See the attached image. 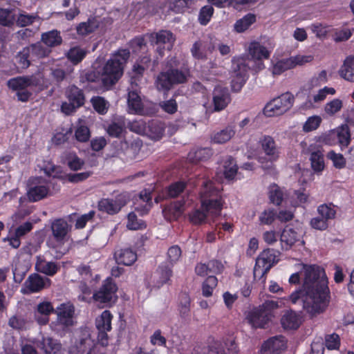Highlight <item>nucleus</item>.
Wrapping results in <instances>:
<instances>
[{
    "label": "nucleus",
    "mask_w": 354,
    "mask_h": 354,
    "mask_svg": "<svg viewBox=\"0 0 354 354\" xmlns=\"http://www.w3.org/2000/svg\"><path fill=\"white\" fill-rule=\"evenodd\" d=\"M303 289L290 295L292 304L301 301L303 308L310 315L323 313L330 301V290L324 270L316 265L304 266Z\"/></svg>",
    "instance_id": "1"
},
{
    "label": "nucleus",
    "mask_w": 354,
    "mask_h": 354,
    "mask_svg": "<svg viewBox=\"0 0 354 354\" xmlns=\"http://www.w3.org/2000/svg\"><path fill=\"white\" fill-rule=\"evenodd\" d=\"M201 209H196L189 214L190 221L200 225L207 221L209 216L215 218L221 214L223 207L218 190L213 187L212 181L203 182L201 192Z\"/></svg>",
    "instance_id": "2"
},
{
    "label": "nucleus",
    "mask_w": 354,
    "mask_h": 354,
    "mask_svg": "<svg viewBox=\"0 0 354 354\" xmlns=\"http://www.w3.org/2000/svg\"><path fill=\"white\" fill-rule=\"evenodd\" d=\"M180 61L176 56L168 57L162 64V70L154 77L158 91L167 94L175 86L187 82L188 72L179 68Z\"/></svg>",
    "instance_id": "3"
},
{
    "label": "nucleus",
    "mask_w": 354,
    "mask_h": 354,
    "mask_svg": "<svg viewBox=\"0 0 354 354\" xmlns=\"http://www.w3.org/2000/svg\"><path fill=\"white\" fill-rule=\"evenodd\" d=\"M56 314L57 319L51 324V327L57 333L64 334L66 330V303H62L59 306L54 308L52 303L48 301L39 302L34 308L33 316L35 321L39 326H46L49 323L50 315Z\"/></svg>",
    "instance_id": "4"
},
{
    "label": "nucleus",
    "mask_w": 354,
    "mask_h": 354,
    "mask_svg": "<svg viewBox=\"0 0 354 354\" xmlns=\"http://www.w3.org/2000/svg\"><path fill=\"white\" fill-rule=\"evenodd\" d=\"M129 57L128 49H119L113 54L100 71V80L104 87L109 89L118 82Z\"/></svg>",
    "instance_id": "5"
},
{
    "label": "nucleus",
    "mask_w": 354,
    "mask_h": 354,
    "mask_svg": "<svg viewBox=\"0 0 354 354\" xmlns=\"http://www.w3.org/2000/svg\"><path fill=\"white\" fill-rule=\"evenodd\" d=\"M277 262V255L272 249L264 250L257 258L253 270L254 280L266 281V275Z\"/></svg>",
    "instance_id": "6"
},
{
    "label": "nucleus",
    "mask_w": 354,
    "mask_h": 354,
    "mask_svg": "<svg viewBox=\"0 0 354 354\" xmlns=\"http://www.w3.org/2000/svg\"><path fill=\"white\" fill-rule=\"evenodd\" d=\"M295 97L291 93L286 92L274 98L264 108V113L268 117L280 115L291 109Z\"/></svg>",
    "instance_id": "7"
},
{
    "label": "nucleus",
    "mask_w": 354,
    "mask_h": 354,
    "mask_svg": "<svg viewBox=\"0 0 354 354\" xmlns=\"http://www.w3.org/2000/svg\"><path fill=\"white\" fill-rule=\"evenodd\" d=\"M54 185L50 179L42 177H34L28 180L29 189L27 192L28 198L31 202H37L46 198L51 186Z\"/></svg>",
    "instance_id": "8"
},
{
    "label": "nucleus",
    "mask_w": 354,
    "mask_h": 354,
    "mask_svg": "<svg viewBox=\"0 0 354 354\" xmlns=\"http://www.w3.org/2000/svg\"><path fill=\"white\" fill-rule=\"evenodd\" d=\"M149 38L151 44L157 46L156 51L160 57H163L165 48L171 50L176 40L175 36L171 31L165 30L151 33Z\"/></svg>",
    "instance_id": "9"
},
{
    "label": "nucleus",
    "mask_w": 354,
    "mask_h": 354,
    "mask_svg": "<svg viewBox=\"0 0 354 354\" xmlns=\"http://www.w3.org/2000/svg\"><path fill=\"white\" fill-rule=\"evenodd\" d=\"M117 286L111 278H107L98 291L93 294V299L102 304L114 303L117 299L115 295Z\"/></svg>",
    "instance_id": "10"
},
{
    "label": "nucleus",
    "mask_w": 354,
    "mask_h": 354,
    "mask_svg": "<svg viewBox=\"0 0 354 354\" xmlns=\"http://www.w3.org/2000/svg\"><path fill=\"white\" fill-rule=\"evenodd\" d=\"M250 67L243 58H238L232 62V87L234 91H239L244 84Z\"/></svg>",
    "instance_id": "11"
},
{
    "label": "nucleus",
    "mask_w": 354,
    "mask_h": 354,
    "mask_svg": "<svg viewBox=\"0 0 354 354\" xmlns=\"http://www.w3.org/2000/svg\"><path fill=\"white\" fill-rule=\"evenodd\" d=\"M311 56L296 55L278 61L272 67L274 75H281L284 71L293 68L297 66H301L312 61Z\"/></svg>",
    "instance_id": "12"
},
{
    "label": "nucleus",
    "mask_w": 354,
    "mask_h": 354,
    "mask_svg": "<svg viewBox=\"0 0 354 354\" xmlns=\"http://www.w3.org/2000/svg\"><path fill=\"white\" fill-rule=\"evenodd\" d=\"M90 333L86 328H79L73 332L71 354H83L87 348Z\"/></svg>",
    "instance_id": "13"
},
{
    "label": "nucleus",
    "mask_w": 354,
    "mask_h": 354,
    "mask_svg": "<svg viewBox=\"0 0 354 354\" xmlns=\"http://www.w3.org/2000/svg\"><path fill=\"white\" fill-rule=\"evenodd\" d=\"M287 348V339L282 335L274 336L263 342L261 354H281Z\"/></svg>",
    "instance_id": "14"
},
{
    "label": "nucleus",
    "mask_w": 354,
    "mask_h": 354,
    "mask_svg": "<svg viewBox=\"0 0 354 354\" xmlns=\"http://www.w3.org/2000/svg\"><path fill=\"white\" fill-rule=\"evenodd\" d=\"M41 80L35 75L19 76L10 79L8 86L12 91H18L27 89L28 87L38 86Z\"/></svg>",
    "instance_id": "15"
},
{
    "label": "nucleus",
    "mask_w": 354,
    "mask_h": 354,
    "mask_svg": "<svg viewBox=\"0 0 354 354\" xmlns=\"http://www.w3.org/2000/svg\"><path fill=\"white\" fill-rule=\"evenodd\" d=\"M231 101L230 92L227 88L216 86L213 92L214 109L220 111L225 109Z\"/></svg>",
    "instance_id": "16"
},
{
    "label": "nucleus",
    "mask_w": 354,
    "mask_h": 354,
    "mask_svg": "<svg viewBox=\"0 0 354 354\" xmlns=\"http://www.w3.org/2000/svg\"><path fill=\"white\" fill-rule=\"evenodd\" d=\"M261 149L270 160H277L279 157V150L274 138L270 136H262L259 141Z\"/></svg>",
    "instance_id": "17"
},
{
    "label": "nucleus",
    "mask_w": 354,
    "mask_h": 354,
    "mask_svg": "<svg viewBox=\"0 0 354 354\" xmlns=\"http://www.w3.org/2000/svg\"><path fill=\"white\" fill-rule=\"evenodd\" d=\"M125 204V201L121 198H116L115 200L103 198L98 203V209L109 214H115L119 212Z\"/></svg>",
    "instance_id": "18"
},
{
    "label": "nucleus",
    "mask_w": 354,
    "mask_h": 354,
    "mask_svg": "<svg viewBox=\"0 0 354 354\" xmlns=\"http://www.w3.org/2000/svg\"><path fill=\"white\" fill-rule=\"evenodd\" d=\"M171 275V268L166 264H162L158 266L156 271L152 274L151 281L153 286L159 288L169 281Z\"/></svg>",
    "instance_id": "19"
},
{
    "label": "nucleus",
    "mask_w": 354,
    "mask_h": 354,
    "mask_svg": "<svg viewBox=\"0 0 354 354\" xmlns=\"http://www.w3.org/2000/svg\"><path fill=\"white\" fill-rule=\"evenodd\" d=\"M248 322L253 328H266L268 322L270 320L267 313L262 311L259 308L254 309L247 317Z\"/></svg>",
    "instance_id": "20"
},
{
    "label": "nucleus",
    "mask_w": 354,
    "mask_h": 354,
    "mask_svg": "<svg viewBox=\"0 0 354 354\" xmlns=\"http://www.w3.org/2000/svg\"><path fill=\"white\" fill-rule=\"evenodd\" d=\"M32 62L34 60L28 46L23 48L14 57V64L19 71L27 69Z\"/></svg>",
    "instance_id": "21"
},
{
    "label": "nucleus",
    "mask_w": 354,
    "mask_h": 354,
    "mask_svg": "<svg viewBox=\"0 0 354 354\" xmlns=\"http://www.w3.org/2000/svg\"><path fill=\"white\" fill-rule=\"evenodd\" d=\"M68 114H69L70 112H73L84 104V97L83 93L78 88L73 86L68 95Z\"/></svg>",
    "instance_id": "22"
},
{
    "label": "nucleus",
    "mask_w": 354,
    "mask_h": 354,
    "mask_svg": "<svg viewBox=\"0 0 354 354\" xmlns=\"http://www.w3.org/2000/svg\"><path fill=\"white\" fill-rule=\"evenodd\" d=\"M46 282H50V280L38 274H32L28 277L25 283L29 292L35 293L42 290L46 287Z\"/></svg>",
    "instance_id": "23"
},
{
    "label": "nucleus",
    "mask_w": 354,
    "mask_h": 354,
    "mask_svg": "<svg viewBox=\"0 0 354 354\" xmlns=\"http://www.w3.org/2000/svg\"><path fill=\"white\" fill-rule=\"evenodd\" d=\"M126 129L125 118L123 116L115 117L107 126V133L113 138H120Z\"/></svg>",
    "instance_id": "24"
},
{
    "label": "nucleus",
    "mask_w": 354,
    "mask_h": 354,
    "mask_svg": "<svg viewBox=\"0 0 354 354\" xmlns=\"http://www.w3.org/2000/svg\"><path fill=\"white\" fill-rule=\"evenodd\" d=\"M165 133V124L159 120H152L147 122L146 136L154 140L162 138Z\"/></svg>",
    "instance_id": "25"
},
{
    "label": "nucleus",
    "mask_w": 354,
    "mask_h": 354,
    "mask_svg": "<svg viewBox=\"0 0 354 354\" xmlns=\"http://www.w3.org/2000/svg\"><path fill=\"white\" fill-rule=\"evenodd\" d=\"M301 323V317L293 310L286 311L281 319V324L284 329L295 330Z\"/></svg>",
    "instance_id": "26"
},
{
    "label": "nucleus",
    "mask_w": 354,
    "mask_h": 354,
    "mask_svg": "<svg viewBox=\"0 0 354 354\" xmlns=\"http://www.w3.org/2000/svg\"><path fill=\"white\" fill-rule=\"evenodd\" d=\"M114 258L118 264L131 266L136 261L137 254L131 249H120L115 252Z\"/></svg>",
    "instance_id": "27"
},
{
    "label": "nucleus",
    "mask_w": 354,
    "mask_h": 354,
    "mask_svg": "<svg viewBox=\"0 0 354 354\" xmlns=\"http://www.w3.org/2000/svg\"><path fill=\"white\" fill-rule=\"evenodd\" d=\"M185 204V201L184 199L174 202L164 208L163 213L165 216L169 217L170 220H176L183 213Z\"/></svg>",
    "instance_id": "28"
},
{
    "label": "nucleus",
    "mask_w": 354,
    "mask_h": 354,
    "mask_svg": "<svg viewBox=\"0 0 354 354\" xmlns=\"http://www.w3.org/2000/svg\"><path fill=\"white\" fill-rule=\"evenodd\" d=\"M311 147L312 146L309 148V150L310 151V161L311 168L315 172H320L325 167L324 154L319 149L312 151Z\"/></svg>",
    "instance_id": "29"
},
{
    "label": "nucleus",
    "mask_w": 354,
    "mask_h": 354,
    "mask_svg": "<svg viewBox=\"0 0 354 354\" xmlns=\"http://www.w3.org/2000/svg\"><path fill=\"white\" fill-rule=\"evenodd\" d=\"M41 41L48 47L51 48L60 45L62 38L58 30H53L41 35Z\"/></svg>",
    "instance_id": "30"
},
{
    "label": "nucleus",
    "mask_w": 354,
    "mask_h": 354,
    "mask_svg": "<svg viewBox=\"0 0 354 354\" xmlns=\"http://www.w3.org/2000/svg\"><path fill=\"white\" fill-rule=\"evenodd\" d=\"M339 73L344 80L354 82V57H348L345 59Z\"/></svg>",
    "instance_id": "31"
},
{
    "label": "nucleus",
    "mask_w": 354,
    "mask_h": 354,
    "mask_svg": "<svg viewBox=\"0 0 354 354\" xmlns=\"http://www.w3.org/2000/svg\"><path fill=\"white\" fill-rule=\"evenodd\" d=\"M35 269L39 272L44 273L46 275L53 276L57 273L58 267L54 262L47 261L45 259L39 258L35 264Z\"/></svg>",
    "instance_id": "32"
},
{
    "label": "nucleus",
    "mask_w": 354,
    "mask_h": 354,
    "mask_svg": "<svg viewBox=\"0 0 354 354\" xmlns=\"http://www.w3.org/2000/svg\"><path fill=\"white\" fill-rule=\"evenodd\" d=\"M30 51V54L34 62L48 57V55L51 53V50L49 47L44 46L42 43L37 42L36 44H33L28 46Z\"/></svg>",
    "instance_id": "33"
},
{
    "label": "nucleus",
    "mask_w": 354,
    "mask_h": 354,
    "mask_svg": "<svg viewBox=\"0 0 354 354\" xmlns=\"http://www.w3.org/2000/svg\"><path fill=\"white\" fill-rule=\"evenodd\" d=\"M335 130L337 144L342 148L347 147L351 142V133L348 124H342Z\"/></svg>",
    "instance_id": "34"
},
{
    "label": "nucleus",
    "mask_w": 354,
    "mask_h": 354,
    "mask_svg": "<svg viewBox=\"0 0 354 354\" xmlns=\"http://www.w3.org/2000/svg\"><path fill=\"white\" fill-rule=\"evenodd\" d=\"M249 53L253 59L258 61L262 59H268L269 57V51L266 47L261 45L259 42H252L249 47Z\"/></svg>",
    "instance_id": "35"
},
{
    "label": "nucleus",
    "mask_w": 354,
    "mask_h": 354,
    "mask_svg": "<svg viewBox=\"0 0 354 354\" xmlns=\"http://www.w3.org/2000/svg\"><path fill=\"white\" fill-rule=\"evenodd\" d=\"M127 103L131 113H140L143 111L141 98L136 91L129 92Z\"/></svg>",
    "instance_id": "36"
},
{
    "label": "nucleus",
    "mask_w": 354,
    "mask_h": 354,
    "mask_svg": "<svg viewBox=\"0 0 354 354\" xmlns=\"http://www.w3.org/2000/svg\"><path fill=\"white\" fill-rule=\"evenodd\" d=\"M212 154V150L210 148H200L189 152L188 154V158L191 162L196 163L198 161H205L208 160Z\"/></svg>",
    "instance_id": "37"
},
{
    "label": "nucleus",
    "mask_w": 354,
    "mask_h": 354,
    "mask_svg": "<svg viewBox=\"0 0 354 354\" xmlns=\"http://www.w3.org/2000/svg\"><path fill=\"white\" fill-rule=\"evenodd\" d=\"M87 54V50L80 46H74L68 50V61L73 65H77L80 63Z\"/></svg>",
    "instance_id": "38"
},
{
    "label": "nucleus",
    "mask_w": 354,
    "mask_h": 354,
    "mask_svg": "<svg viewBox=\"0 0 354 354\" xmlns=\"http://www.w3.org/2000/svg\"><path fill=\"white\" fill-rule=\"evenodd\" d=\"M234 134V128L232 126H227L225 129L215 133L212 140L216 143L223 144L229 141Z\"/></svg>",
    "instance_id": "39"
},
{
    "label": "nucleus",
    "mask_w": 354,
    "mask_h": 354,
    "mask_svg": "<svg viewBox=\"0 0 354 354\" xmlns=\"http://www.w3.org/2000/svg\"><path fill=\"white\" fill-rule=\"evenodd\" d=\"M51 229L56 241H61L66 236V221L57 219L52 223Z\"/></svg>",
    "instance_id": "40"
},
{
    "label": "nucleus",
    "mask_w": 354,
    "mask_h": 354,
    "mask_svg": "<svg viewBox=\"0 0 354 354\" xmlns=\"http://www.w3.org/2000/svg\"><path fill=\"white\" fill-rule=\"evenodd\" d=\"M62 345L51 337H43L41 342V348L46 354H55L60 351Z\"/></svg>",
    "instance_id": "41"
},
{
    "label": "nucleus",
    "mask_w": 354,
    "mask_h": 354,
    "mask_svg": "<svg viewBox=\"0 0 354 354\" xmlns=\"http://www.w3.org/2000/svg\"><path fill=\"white\" fill-rule=\"evenodd\" d=\"M280 240L282 244H285L286 249L288 250L299 241V236L293 229L286 228L283 230Z\"/></svg>",
    "instance_id": "42"
},
{
    "label": "nucleus",
    "mask_w": 354,
    "mask_h": 354,
    "mask_svg": "<svg viewBox=\"0 0 354 354\" xmlns=\"http://www.w3.org/2000/svg\"><path fill=\"white\" fill-rule=\"evenodd\" d=\"M112 315L109 310H104L96 318L95 326L98 330H111Z\"/></svg>",
    "instance_id": "43"
},
{
    "label": "nucleus",
    "mask_w": 354,
    "mask_h": 354,
    "mask_svg": "<svg viewBox=\"0 0 354 354\" xmlns=\"http://www.w3.org/2000/svg\"><path fill=\"white\" fill-rule=\"evenodd\" d=\"M238 167L236 161L232 156H228L223 163V174L225 178L232 180L237 174Z\"/></svg>",
    "instance_id": "44"
},
{
    "label": "nucleus",
    "mask_w": 354,
    "mask_h": 354,
    "mask_svg": "<svg viewBox=\"0 0 354 354\" xmlns=\"http://www.w3.org/2000/svg\"><path fill=\"white\" fill-rule=\"evenodd\" d=\"M180 303L178 306L180 316L185 319L190 313L191 299L187 292H181L179 297Z\"/></svg>",
    "instance_id": "45"
},
{
    "label": "nucleus",
    "mask_w": 354,
    "mask_h": 354,
    "mask_svg": "<svg viewBox=\"0 0 354 354\" xmlns=\"http://www.w3.org/2000/svg\"><path fill=\"white\" fill-rule=\"evenodd\" d=\"M93 109L99 114L104 115L107 113L109 103L101 96H94L91 100Z\"/></svg>",
    "instance_id": "46"
},
{
    "label": "nucleus",
    "mask_w": 354,
    "mask_h": 354,
    "mask_svg": "<svg viewBox=\"0 0 354 354\" xmlns=\"http://www.w3.org/2000/svg\"><path fill=\"white\" fill-rule=\"evenodd\" d=\"M97 27L98 24L95 20L88 19L87 22L80 23L76 30L78 35L84 36L93 32Z\"/></svg>",
    "instance_id": "47"
},
{
    "label": "nucleus",
    "mask_w": 354,
    "mask_h": 354,
    "mask_svg": "<svg viewBox=\"0 0 354 354\" xmlns=\"http://www.w3.org/2000/svg\"><path fill=\"white\" fill-rule=\"evenodd\" d=\"M255 19L256 17L254 15L249 14L238 20L234 25V28L238 32H243L255 21Z\"/></svg>",
    "instance_id": "48"
},
{
    "label": "nucleus",
    "mask_w": 354,
    "mask_h": 354,
    "mask_svg": "<svg viewBox=\"0 0 354 354\" xmlns=\"http://www.w3.org/2000/svg\"><path fill=\"white\" fill-rule=\"evenodd\" d=\"M186 183L182 181L171 184L167 189L166 196L169 198H176L185 189Z\"/></svg>",
    "instance_id": "49"
},
{
    "label": "nucleus",
    "mask_w": 354,
    "mask_h": 354,
    "mask_svg": "<svg viewBox=\"0 0 354 354\" xmlns=\"http://www.w3.org/2000/svg\"><path fill=\"white\" fill-rule=\"evenodd\" d=\"M218 280L214 276H209L202 286L203 295L209 297L212 295L214 288L217 286Z\"/></svg>",
    "instance_id": "50"
},
{
    "label": "nucleus",
    "mask_w": 354,
    "mask_h": 354,
    "mask_svg": "<svg viewBox=\"0 0 354 354\" xmlns=\"http://www.w3.org/2000/svg\"><path fill=\"white\" fill-rule=\"evenodd\" d=\"M269 198L273 204L279 205L283 201V193L279 187L277 185H273L270 187Z\"/></svg>",
    "instance_id": "51"
},
{
    "label": "nucleus",
    "mask_w": 354,
    "mask_h": 354,
    "mask_svg": "<svg viewBox=\"0 0 354 354\" xmlns=\"http://www.w3.org/2000/svg\"><path fill=\"white\" fill-rule=\"evenodd\" d=\"M214 13V8L212 6H205L201 8L199 15L198 21L201 24L206 25L210 20Z\"/></svg>",
    "instance_id": "52"
},
{
    "label": "nucleus",
    "mask_w": 354,
    "mask_h": 354,
    "mask_svg": "<svg viewBox=\"0 0 354 354\" xmlns=\"http://www.w3.org/2000/svg\"><path fill=\"white\" fill-rule=\"evenodd\" d=\"M147 123L142 120H134L128 124V128L131 131L140 135H146Z\"/></svg>",
    "instance_id": "53"
},
{
    "label": "nucleus",
    "mask_w": 354,
    "mask_h": 354,
    "mask_svg": "<svg viewBox=\"0 0 354 354\" xmlns=\"http://www.w3.org/2000/svg\"><path fill=\"white\" fill-rule=\"evenodd\" d=\"M327 158L332 160L334 167L337 169H342L346 165V160L341 153H337L334 151H330L328 153Z\"/></svg>",
    "instance_id": "54"
},
{
    "label": "nucleus",
    "mask_w": 354,
    "mask_h": 354,
    "mask_svg": "<svg viewBox=\"0 0 354 354\" xmlns=\"http://www.w3.org/2000/svg\"><path fill=\"white\" fill-rule=\"evenodd\" d=\"M317 211L319 216L324 218L326 222L330 219L334 218L336 214L333 208L325 204L319 206Z\"/></svg>",
    "instance_id": "55"
},
{
    "label": "nucleus",
    "mask_w": 354,
    "mask_h": 354,
    "mask_svg": "<svg viewBox=\"0 0 354 354\" xmlns=\"http://www.w3.org/2000/svg\"><path fill=\"white\" fill-rule=\"evenodd\" d=\"M325 345L329 350L338 349L340 345L339 335L336 333L326 335Z\"/></svg>",
    "instance_id": "56"
},
{
    "label": "nucleus",
    "mask_w": 354,
    "mask_h": 354,
    "mask_svg": "<svg viewBox=\"0 0 354 354\" xmlns=\"http://www.w3.org/2000/svg\"><path fill=\"white\" fill-rule=\"evenodd\" d=\"M342 107V102L339 99H334L326 104L324 109L328 115H333L339 111Z\"/></svg>",
    "instance_id": "57"
},
{
    "label": "nucleus",
    "mask_w": 354,
    "mask_h": 354,
    "mask_svg": "<svg viewBox=\"0 0 354 354\" xmlns=\"http://www.w3.org/2000/svg\"><path fill=\"white\" fill-rule=\"evenodd\" d=\"M322 122L319 116L310 117L303 126V130L305 132H310L317 129Z\"/></svg>",
    "instance_id": "58"
},
{
    "label": "nucleus",
    "mask_w": 354,
    "mask_h": 354,
    "mask_svg": "<svg viewBox=\"0 0 354 354\" xmlns=\"http://www.w3.org/2000/svg\"><path fill=\"white\" fill-rule=\"evenodd\" d=\"M192 56L197 59H205L206 54L203 50V43L201 40L196 41L191 48Z\"/></svg>",
    "instance_id": "59"
},
{
    "label": "nucleus",
    "mask_w": 354,
    "mask_h": 354,
    "mask_svg": "<svg viewBox=\"0 0 354 354\" xmlns=\"http://www.w3.org/2000/svg\"><path fill=\"white\" fill-rule=\"evenodd\" d=\"M84 162L74 153L68 154V166L72 170H79L84 165Z\"/></svg>",
    "instance_id": "60"
},
{
    "label": "nucleus",
    "mask_w": 354,
    "mask_h": 354,
    "mask_svg": "<svg viewBox=\"0 0 354 354\" xmlns=\"http://www.w3.org/2000/svg\"><path fill=\"white\" fill-rule=\"evenodd\" d=\"M319 141L330 146L335 145L337 144V136L335 134V130H332L328 131V133H326L324 134H322L319 138Z\"/></svg>",
    "instance_id": "61"
},
{
    "label": "nucleus",
    "mask_w": 354,
    "mask_h": 354,
    "mask_svg": "<svg viewBox=\"0 0 354 354\" xmlns=\"http://www.w3.org/2000/svg\"><path fill=\"white\" fill-rule=\"evenodd\" d=\"M160 106L164 111L169 114H173L176 113L178 109V104L176 103V101L173 98L160 102Z\"/></svg>",
    "instance_id": "62"
},
{
    "label": "nucleus",
    "mask_w": 354,
    "mask_h": 354,
    "mask_svg": "<svg viewBox=\"0 0 354 354\" xmlns=\"http://www.w3.org/2000/svg\"><path fill=\"white\" fill-rule=\"evenodd\" d=\"M75 136L78 141L86 142L91 136L90 130L86 126H80L76 129Z\"/></svg>",
    "instance_id": "63"
},
{
    "label": "nucleus",
    "mask_w": 354,
    "mask_h": 354,
    "mask_svg": "<svg viewBox=\"0 0 354 354\" xmlns=\"http://www.w3.org/2000/svg\"><path fill=\"white\" fill-rule=\"evenodd\" d=\"M197 354H225L223 348L218 344H214L204 347Z\"/></svg>",
    "instance_id": "64"
}]
</instances>
